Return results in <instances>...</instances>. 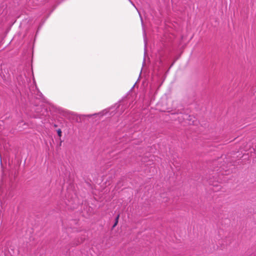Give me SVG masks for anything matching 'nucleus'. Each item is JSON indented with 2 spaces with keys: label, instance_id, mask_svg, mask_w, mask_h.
<instances>
[{
  "label": "nucleus",
  "instance_id": "obj_4",
  "mask_svg": "<svg viewBox=\"0 0 256 256\" xmlns=\"http://www.w3.org/2000/svg\"><path fill=\"white\" fill-rule=\"evenodd\" d=\"M57 132H58V135L59 136H62V131L60 130V129H58L57 130Z\"/></svg>",
  "mask_w": 256,
  "mask_h": 256
},
{
  "label": "nucleus",
  "instance_id": "obj_7",
  "mask_svg": "<svg viewBox=\"0 0 256 256\" xmlns=\"http://www.w3.org/2000/svg\"><path fill=\"white\" fill-rule=\"evenodd\" d=\"M118 218H119V215H118L117 216L116 218V221H118Z\"/></svg>",
  "mask_w": 256,
  "mask_h": 256
},
{
  "label": "nucleus",
  "instance_id": "obj_5",
  "mask_svg": "<svg viewBox=\"0 0 256 256\" xmlns=\"http://www.w3.org/2000/svg\"><path fill=\"white\" fill-rule=\"evenodd\" d=\"M139 14H140V19H141V22H142V26H143V21H142V18L141 17V16H140V14L139 13Z\"/></svg>",
  "mask_w": 256,
  "mask_h": 256
},
{
  "label": "nucleus",
  "instance_id": "obj_3",
  "mask_svg": "<svg viewBox=\"0 0 256 256\" xmlns=\"http://www.w3.org/2000/svg\"><path fill=\"white\" fill-rule=\"evenodd\" d=\"M143 34H144V43H145V47H146V33L145 30L144 29L143 30Z\"/></svg>",
  "mask_w": 256,
  "mask_h": 256
},
{
  "label": "nucleus",
  "instance_id": "obj_2",
  "mask_svg": "<svg viewBox=\"0 0 256 256\" xmlns=\"http://www.w3.org/2000/svg\"><path fill=\"white\" fill-rule=\"evenodd\" d=\"M108 111L107 110H105L98 114H95L94 115H98L100 116H104V114H106L107 113Z\"/></svg>",
  "mask_w": 256,
  "mask_h": 256
},
{
  "label": "nucleus",
  "instance_id": "obj_1",
  "mask_svg": "<svg viewBox=\"0 0 256 256\" xmlns=\"http://www.w3.org/2000/svg\"><path fill=\"white\" fill-rule=\"evenodd\" d=\"M4 210V204L0 200V214L2 213Z\"/></svg>",
  "mask_w": 256,
  "mask_h": 256
},
{
  "label": "nucleus",
  "instance_id": "obj_8",
  "mask_svg": "<svg viewBox=\"0 0 256 256\" xmlns=\"http://www.w3.org/2000/svg\"><path fill=\"white\" fill-rule=\"evenodd\" d=\"M218 190V189L217 190L216 188H214V189H213V190H214V191H216V190Z\"/></svg>",
  "mask_w": 256,
  "mask_h": 256
},
{
  "label": "nucleus",
  "instance_id": "obj_6",
  "mask_svg": "<svg viewBox=\"0 0 256 256\" xmlns=\"http://www.w3.org/2000/svg\"><path fill=\"white\" fill-rule=\"evenodd\" d=\"M118 222V221H116L115 222H114V224L113 226V228L115 227L116 226Z\"/></svg>",
  "mask_w": 256,
  "mask_h": 256
}]
</instances>
